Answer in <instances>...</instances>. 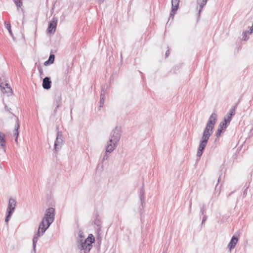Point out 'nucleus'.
<instances>
[{"instance_id":"obj_1","label":"nucleus","mask_w":253,"mask_h":253,"mask_svg":"<svg viewBox=\"0 0 253 253\" xmlns=\"http://www.w3.org/2000/svg\"><path fill=\"white\" fill-rule=\"evenodd\" d=\"M54 209L52 208L47 209L44 216L39 225L38 230L35 234L33 239V248L34 253H36V244L39 238L43 235L54 219Z\"/></svg>"},{"instance_id":"obj_2","label":"nucleus","mask_w":253,"mask_h":253,"mask_svg":"<svg viewBox=\"0 0 253 253\" xmlns=\"http://www.w3.org/2000/svg\"><path fill=\"white\" fill-rule=\"evenodd\" d=\"M217 117L216 114L213 113L211 114L209 119L208 122L204 130L197 153V157L199 159H200L202 155L203 151L208 143V140L213 133L214 126L217 121Z\"/></svg>"},{"instance_id":"obj_3","label":"nucleus","mask_w":253,"mask_h":253,"mask_svg":"<svg viewBox=\"0 0 253 253\" xmlns=\"http://www.w3.org/2000/svg\"><path fill=\"white\" fill-rule=\"evenodd\" d=\"M121 127L118 126H116L110 133L109 142L110 143L114 142V143H118L121 138Z\"/></svg>"},{"instance_id":"obj_4","label":"nucleus","mask_w":253,"mask_h":253,"mask_svg":"<svg viewBox=\"0 0 253 253\" xmlns=\"http://www.w3.org/2000/svg\"><path fill=\"white\" fill-rule=\"evenodd\" d=\"M16 206V200L12 198H10L9 199L8 205L6 211V216L5 219V222L7 223L10 218L13 211H14L15 207Z\"/></svg>"},{"instance_id":"obj_5","label":"nucleus","mask_w":253,"mask_h":253,"mask_svg":"<svg viewBox=\"0 0 253 253\" xmlns=\"http://www.w3.org/2000/svg\"><path fill=\"white\" fill-rule=\"evenodd\" d=\"M91 243H86V241L81 239L78 245V249L81 251V253H88L92 248Z\"/></svg>"},{"instance_id":"obj_6","label":"nucleus","mask_w":253,"mask_h":253,"mask_svg":"<svg viewBox=\"0 0 253 253\" xmlns=\"http://www.w3.org/2000/svg\"><path fill=\"white\" fill-rule=\"evenodd\" d=\"M63 142V136L62 132L60 131H58L56 140L54 142V149L57 151L61 149V145Z\"/></svg>"},{"instance_id":"obj_7","label":"nucleus","mask_w":253,"mask_h":253,"mask_svg":"<svg viewBox=\"0 0 253 253\" xmlns=\"http://www.w3.org/2000/svg\"><path fill=\"white\" fill-rule=\"evenodd\" d=\"M57 18L53 17L51 21L49 23L47 31L48 33L54 34L55 32L57 24Z\"/></svg>"},{"instance_id":"obj_8","label":"nucleus","mask_w":253,"mask_h":253,"mask_svg":"<svg viewBox=\"0 0 253 253\" xmlns=\"http://www.w3.org/2000/svg\"><path fill=\"white\" fill-rule=\"evenodd\" d=\"M105 93H106V85H103L101 86V91L100 93V98L99 101V107L101 108L103 106L105 98Z\"/></svg>"},{"instance_id":"obj_9","label":"nucleus","mask_w":253,"mask_h":253,"mask_svg":"<svg viewBox=\"0 0 253 253\" xmlns=\"http://www.w3.org/2000/svg\"><path fill=\"white\" fill-rule=\"evenodd\" d=\"M51 86V81L49 77H45L42 81V87L45 89H49Z\"/></svg>"},{"instance_id":"obj_10","label":"nucleus","mask_w":253,"mask_h":253,"mask_svg":"<svg viewBox=\"0 0 253 253\" xmlns=\"http://www.w3.org/2000/svg\"><path fill=\"white\" fill-rule=\"evenodd\" d=\"M0 87H1V91L3 93H7L8 95L11 94L12 89L8 84H3L2 83L0 84Z\"/></svg>"},{"instance_id":"obj_11","label":"nucleus","mask_w":253,"mask_h":253,"mask_svg":"<svg viewBox=\"0 0 253 253\" xmlns=\"http://www.w3.org/2000/svg\"><path fill=\"white\" fill-rule=\"evenodd\" d=\"M179 0H171L172 9L170 13V17L175 13L179 5Z\"/></svg>"},{"instance_id":"obj_12","label":"nucleus","mask_w":253,"mask_h":253,"mask_svg":"<svg viewBox=\"0 0 253 253\" xmlns=\"http://www.w3.org/2000/svg\"><path fill=\"white\" fill-rule=\"evenodd\" d=\"M62 98L61 95H56L54 100V103L55 104L56 107L54 110V113L57 111L58 108L62 105Z\"/></svg>"},{"instance_id":"obj_13","label":"nucleus","mask_w":253,"mask_h":253,"mask_svg":"<svg viewBox=\"0 0 253 253\" xmlns=\"http://www.w3.org/2000/svg\"><path fill=\"white\" fill-rule=\"evenodd\" d=\"M238 240V239L237 237H236L234 236L232 237L230 242L228 245V248L230 251L235 248L236 244L237 243Z\"/></svg>"},{"instance_id":"obj_14","label":"nucleus","mask_w":253,"mask_h":253,"mask_svg":"<svg viewBox=\"0 0 253 253\" xmlns=\"http://www.w3.org/2000/svg\"><path fill=\"white\" fill-rule=\"evenodd\" d=\"M117 143H114V142L112 143L108 142L106 148V153H111L113 151L115 148L116 147Z\"/></svg>"},{"instance_id":"obj_15","label":"nucleus","mask_w":253,"mask_h":253,"mask_svg":"<svg viewBox=\"0 0 253 253\" xmlns=\"http://www.w3.org/2000/svg\"><path fill=\"white\" fill-rule=\"evenodd\" d=\"M139 198L141 205L143 206V204L145 203V190L143 185L139 191Z\"/></svg>"},{"instance_id":"obj_16","label":"nucleus","mask_w":253,"mask_h":253,"mask_svg":"<svg viewBox=\"0 0 253 253\" xmlns=\"http://www.w3.org/2000/svg\"><path fill=\"white\" fill-rule=\"evenodd\" d=\"M5 135L2 132H0V146L4 148L5 147Z\"/></svg>"},{"instance_id":"obj_17","label":"nucleus","mask_w":253,"mask_h":253,"mask_svg":"<svg viewBox=\"0 0 253 253\" xmlns=\"http://www.w3.org/2000/svg\"><path fill=\"white\" fill-rule=\"evenodd\" d=\"M20 125H19V122L18 119L16 118V124L15 126V128H14V136L15 137V138H18V137L19 136V131L18 129L19 128Z\"/></svg>"},{"instance_id":"obj_18","label":"nucleus","mask_w":253,"mask_h":253,"mask_svg":"<svg viewBox=\"0 0 253 253\" xmlns=\"http://www.w3.org/2000/svg\"><path fill=\"white\" fill-rule=\"evenodd\" d=\"M207 0H197V3L199 5V13H200L202 11L204 6L206 4Z\"/></svg>"},{"instance_id":"obj_19","label":"nucleus","mask_w":253,"mask_h":253,"mask_svg":"<svg viewBox=\"0 0 253 253\" xmlns=\"http://www.w3.org/2000/svg\"><path fill=\"white\" fill-rule=\"evenodd\" d=\"M94 238L92 234H89L88 237L84 241H86V243H91V245L94 242Z\"/></svg>"},{"instance_id":"obj_20","label":"nucleus","mask_w":253,"mask_h":253,"mask_svg":"<svg viewBox=\"0 0 253 253\" xmlns=\"http://www.w3.org/2000/svg\"><path fill=\"white\" fill-rule=\"evenodd\" d=\"M228 124V123L225 122L224 121H222L220 122L218 127L223 130L224 129L226 128Z\"/></svg>"},{"instance_id":"obj_21","label":"nucleus","mask_w":253,"mask_h":253,"mask_svg":"<svg viewBox=\"0 0 253 253\" xmlns=\"http://www.w3.org/2000/svg\"><path fill=\"white\" fill-rule=\"evenodd\" d=\"M232 116L230 115L229 113H227V114L224 118V121L229 124L232 120Z\"/></svg>"},{"instance_id":"obj_22","label":"nucleus","mask_w":253,"mask_h":253,"mask_svg":"<svg viewBox=\"0 0 253 253\" xmlns=\"http://www.w3.org/2000/svg\"><path fill=\"white\" fill-rule=\"evenodd\" d=\"M249 34V31H245L243 34V40L247 41L249 39L248 35Z\"/></svg>"},{"instance_id":"obj_23","label":"nucleus","mask_w":253,"mask_h":253,"mask_svg":"<svg viewBox=\"0 0 253 253\" xmlns=\"http://www.w3.org/2000/svg\"><path fill=\"white\" fill-rule=\"evenodd\" d=\"M55 58V56L54 54H51L49 55L48 59L47 60L48 62H49L51 64H52L54 62Z\"/></svg>"},{"instance_id":"obj_24","label":"nucleus","mask_w":253,"mask_h":253,"mask_svg":"<svg viewBox=\"0 0 253 253\" xmlns=\"http://www.w3.org/2000/svg\"><path fill=\"white\" fill-rule=\"evenodd\" d=\"M14 2L18 8L21 7L22 5V2L21 0H14Z\"/></svg>"},{"instance_id":"obj_25","label":"nucleus","mask_w":253,"mask_h":253,"mask_svg":"<svg viewBox=\"0 0 253 253\" xmlns=\"http://www.w3.org/2000/svg\"><path fill=\"white\" fill-rule=\"evenodd\" d=\"M5 28L7 29V30L8 31L9 34H10L11 36L12 35V31H11V25L10 23H7V24H5Z\"/></svg>"},{"instance_id":"obj_26","label":"nucleus","mask_w":253,"mask_h":253,"mask_svg":"<svg viewBox=\"0 0 253 253\" xmlns=\"http://www.w3.org/2000/svg\"><path fill=\"white\" fill-rule=\"evenodd\" d=\"M236 108V106H234L230 110V112L229 113V114L231 116H233V115H235Z\"/></svg>"},{"instance_id":"obj_27","label":"nucleus","mask_w":253,"mask_h":253,"mask_svg":"<svg viewBox=\"0 0 253 253\" xmlns=\"http://www.w3.org/2000/svg\"><path fill=\"white\" fill-rule=\"evenodd\" d=\"M223 129H220L219 127H218V129L217 130V131L216 132L215 135L218 138L219 136H220L221 133L222 132Z\"/></svg>"},{"instance_id":"obj_28","label":"nucleus","mask_w":253,"mask_h":253,"mask_svg":"<svg viewBox=\"0 0 253 253\" xmlns=\"http://www.w3.org/2000/svg\"><path fill=\"white\" fill-rule=\"evenodd\" d=\"M109 158V155L107 154V153L106 152L104 155H103V159H102V161H104L105 160H107Z\"/></svg>"},{"instance_id":"obj_29","label":"nucleus","mask_w":253,"mask_h":253,"mask_svg":"<svg viewBox=\"0 0 253 253\" xmlns=\"http://www.w3.org/2000/svg\"><path fill=\"white\" fill-rule=\"evenodd\" d=\"M206 211V209H205V206L203 205V207L201 208V213L202 214H204L205 212Z\"/></svg>"},{"instance_id":"obj_30","label":"nucleus","mask_w":253,"mask_h":253,"mask_svg":"<svg viewBox=\"0 0 253 253\" xmlns=\"http://www.w3.org/2000/svg\"><path fill=\"white\" fill-rule=\"evenodd\" d=\"M38 69L40 73V75L41 76L43 74V70H42V68L40 66H39L38 67Z\"/></svg>"},{"instance_id":"obj_31","label":"nucleus","mask_w":253,"mask_h":253,"mask_svg":"<svg viewBox=\"0 0 253 253\" xmlns=\"http://www.w3.org/2000/svg\"><path fill=\"white\" fill-rule=\"evenodd\" d=\"M207 219V217L206 215H204V216L203 217L202 221V224H204V223L206 221V220Z\"/></svg>"},{"instance_id":"obj_32","label":"nucleus","mask_w":253,"mask_h":253,"mask_svg":"<svg viewBox=\"0 0 253 253\" xmlns=\"http://www.w3.org/2000/svg\"><path fill=\"white\" fill-rule=\"evenodd\" d=\"M51 64V63H50L49 62H48V60H47V61H46L44 62V65L45 66H47V65H49V64Z\"/></svg>"},{"instance_id":"obj_33","label":"nucleus","mask_w":253,"mask_h":253,"mask_svg":"<svg viewBox=\"0 0 253 253\" xmlns=\"http://www.w3.org/2000/svg\"><path fill=\"white\" fill-rule=\"evenodd\" d=\"M169 50H168L165 54L166 58H167L169 56Z\"/></svg>"},{"instance_id":"obj_34","label":"nucleus","mask_w":253,"mask_h":253,"mask_svg":"<svg viewBox=\"0 0 253 253\" xmlns=\"http://www.w3.org/2000/svg\"><path fill=\"white\" fill-rule=\"evenodd\" d=\"M250 30H251L250 33V34H252V33H253V26L251 27Z\"/></svg>"},{"instance_id":"obj_35","label":"nucleus","mask_w":253,"mask_h":253,"mask_svg":"<svg viewBox=\"0 0 253 253\" xmlns=\"http://www.w3.org/2000/svg\"><path fill=\"white\" fill-rule=\"evenodd\" d=\"M11 110V108L7 109V111H9V113H11L10 112Z\"/></svg>"},{"instance_id":"obj_36","label":"nucleus","mask_w":253,"mask_h":253,"mask_svg":"<svg viewBox=\"0 0 253 253\" xmlns=\"http://www.w3.org/2000/svg\"><path fill=\"white\" fill-rule=\"evenodd\" d=\"M15 141L16 143H18L17 138H15Z\"/></svg>"},{"instance_id":"obj_37","label":"nucleus","mask_w":253,"mask_h":253,"mask_svg":"<svg viewBox=\"0 0 253 253\" xmlns=\"http://www.w3.org/2000/svg\"><path fill=\"white\" fill-rule=\"evenodd\" d=\"M220 177H221V176L220 175L219 177H218V182L219 181V180L220 179Z\"/></svg>"},{"instance_id":"obj_38","label":"nucleus","mask_w":253,"mask_h":253,"mask_svg":"<svg viewBox=\"0 0 253 253\" xmlns=\"http://www.w3.org/2000/svg\"><path fill=\"white\" fill-rule=\"evenodd\" d=\"M233 193V192H231L230 193H229V194H228V197L230 196V195H231Z\"/></svg>"},{"instance_id":"obj_39","label":"nucleus","mask_w":253,"mask_h":253,"mask_svg":"<svg viewBox=\"0 0 253 253\" xmlns=\"http://www.w3.org/2000/svg\"><path fill=\"white\" fill-rule=\"evenodd\" d=\"M72 109H71V114H72Z\"/></svg>"},{"instance_id":"obj_40","label":"nucleus","mask_w":253,"mask_h":253,"mask_svg":"<svg viewBox=\"0 0 253 253\" xmlns=\"http://www.w3.org/2000/svg\"><path fill=\"white\" fill-rule=\"evenodd\" d=\"M163 253H166L165 252H164Z\"/></svg>"}]
</instances>
